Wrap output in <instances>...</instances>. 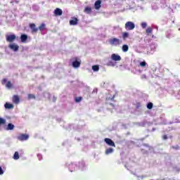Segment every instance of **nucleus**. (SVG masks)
Returning <instances> with one entry per match:
<instances>
[{
    "label": "nucleus",
    "instance_id": "9d476101",
    "mask_svg": "<svg viewBox=\"0 0 180 180\" xmlns=\"http://www.w3.org/2000/svg\"><path fill=\"white\" fill-rule=\"evenodd\" d=\"M54 13L56 16H61V15H63V10H61L60 8H57L55 11H54Z\"/></svg>",
    "mask_w": 180,
    "mask_h": 180
},
{
    "label": "nucleus",
    "instance_id": "4be33fe9",
    "mask_svg": "<svg viewBox=\"0 0 180 180\" xmlns=\"http://www.w3.org/2000/svg\"><path fill=\"white\" fill-rule=\"evenodd\" d=\"M14 128H15L14 124H12L11 123H9L8 124V130H13Z\"/></svg>",
    "mask_w": 180,
    "mask_h": 180
},
{
    "label": "nucleus",
    "instance_id": "aec40b11",
    "mask_svg": "<svg viewBox=\"0 0 180 180\" xmlns=\"http://www.w3.org/2000/svg\"><path fill=\"white\" fill-rule=\"evenodd\" d=\"M92 11V8L91 7H86L84 8L85 13H89Z\"/></svg>",
    "mask_w": 180,
    "mask_h": 180
},
{
    "label": "nucleus",
    "instance_id": "6ab92c4d",
    "mask_svg": "<svg viewBox=\"0 0 180 180\" xmlns=\"http://www.w3.org/2000/svg\"><path fill=\"white\" fill-rule=\"evenodd\" d=\"M107 65H108L109 67H115V65H116V63H115V62L110 60L107 63Z\"/></svg>",
    "mask_w": 180,
    "mask_h": 180
},
{
    "label": "nucleus",
    "instance_id": "a878e982",
    "mask_svg": "<svg viewBox=\"0 0 180 180\" xmlns=\"http://www.w3.org/2000/svg\"><path fill=\"white\" fill-rule=\"evenodd\" d=\"M122 51L126 53V51H129V46H122Z\"/></svg>",
    "mask_w": 180,
    "mask_h": 180
},
{
    "label": "nucleus",
    "instance_id": "ddd939ff",
    "mask_svg": "<svg viewBox=\"0 0 180 180\" xmlns=\"http://www.w3.org/2000/svg\"><path fill=\"white\" fill-rule=\"evenodd\" d=\"M4 108L6 109H13V104H11L9 103H6L4 105Z\"/></svg>",
    "mask_w": 180,
    "mask_h": 180
},
{
    "label": "nucleus",
    "instance_id": "72a5a7b5",
    "mask_svg": "<svg viewBox=\"0 0 180 180\" xmlns=\"http://www.w3.org/2000/svg\"><path fill=\"white\" fill-rule=\"evenodd\" d=\"M172 148H174V150H179V146H172Z\"/></svg>",
    "mask_w": 180,
    "mask_h": 180
},
{
    "label": "nucleus",
    "instance_id": "0eeeda50",
    "mask_svg": "<svg viewBox=\"0 0 180 180\" xmlns=\"http://www.w3.org/2000/svg\"><path fill=\"white\" fill-rule=\"evenodd\" d=\"M110 44H114L117 46L120 44V40L119 39L114 38L110 40Z\"/></svg>",
    "mask_w": 180,
    "mask_h": 180
},
{
    "label": "nucleus",
    "instance_id": "f8f14e48",
    "mask_svg": "<svg viewBox=\"0 0 180 180\" xmlns=\"http://www.w3.org/2000/svg\"><path fill=\"white\" fill-rule=\"evenodd\" d=\"M114 150L112 148H108L105 150V154L106 155H109V154H112V153H113Z\"/></svg>",
    "mask_w": 180,
    "mask_h": 180
},
{
    "label": "nucleus",
    "instance_id": "393cba45",
    "mask_svg": "<svg viewBox=\"0 0 180 180\" xmlns=\"http://www.w3.org/2000/svg\"><path fill=\"white\" fill-rule=\"evenodd\" d=\"M5 123H6V120L2 117H0V126L5 124Z\"/></svg>",
    "mask_w": 180,
    "mask_h": 180
},
{
    "label": "nucleus",
    "instance_id": "423d86ee",
    "mask_svg": "<svg viewBox=\"0 0 180 180\" xmlns=\"http://www.w3.org/2000/svg\"><path fill=\"white\" fill-rule=\"evenodd\" d=\"M6 39L8 41L12 42L15 39H16V35L15 34H6Z\"/></svg>",
    "mask_w": 180,
    "mask_h": 180
},
{
    "label": "nucleus",
    "instance_id": "c85d7f7f",
    "mask_svg": "<svg viewBox=\"0 0 180 180\" xmlns=\"http://www.w3.org/2000/svg\"><path fill=\"white\" fill-rule=\"evenodd\" d=\"M153 103H151V102H150V103H148L147 104V108H148V109H153Z\"/></svg>",
    "mask_w": 180,
    "mask_h": 180
},
{
    "label": "nucleus",
    "instance_id": "cd10ccee",
    "mask_svg": "<svg viewBox=\"0 0 180 180\" xmlns=\"http://www.w3.org/2000/svg\"><path fill=\"white\" fill-rule=\"evenodd\" d=\"M28 99H36V96L34 94H28Z\"/></svg>",
    "mask_w": 180,
    "mask_h": 180
},
{
    "label": "nucleus",
    "instance_id": "c756f323",
    "mask_svg": "<svg viewBox=\"0 0 180 180\" xmlns=\"http://www.w3.org/2000/svg\"><path fill=\"white\" fill-rule=\"evenodd\" d=\"M153 32V28L151 27H148L147 30H146V33L148 34H150V33H151Z\"/></svg>",
    "mask_w": 180,
    "mask_h": 180
},
{
    "label": "nucleus",
    "instance_id": "f704fd0d",
    "mask_svg": "<svg viewBox=\"0 0 180 180\" xmlns=\"http://www.w3.org/2000/svg\"><path fill=\"white\" fill-rule=\"evenodd\" d=\"M0 175H4V169H2L1 167H0Z\"/></svg>",
    "mask_w": 180,
    "mask_h": 180
},
{
    "label": "nucleus",
    "instance_id": "2eb2a0df",
    "mask_svg": "<svg viewBox=\"0 0 180 180\" xmlns=\"http://www.w3.org/2000/svg\"><path fill=\"white\" fill-rule=\"evenodd\" d=\"M20 39H21L22 43H26V40H27V35L26 34L21 35Z\"/></svg>",
    "mask_w": 180,
    "mask_h": 180
},
{
    "label": "nucleus",
    "instance_id": "9b49d317",
    "mask_svg": "<svg viewBox=\"0 0 180 180\" xmlns=\"http://www.w3.org/2000/svg\"><path fill=\"white\" fill-rule=\"evenodd\" d=\"M80 65H81V62L78 60H75L72 62V67H74L75 68H78V67H80Z\"/></svg>",
    "mask_w": 180,
    "mask_h": 180
},
{
    "label": "nucleus",
    "instance_id": "c9c22d12",
    "mask_svg": "<svg viewBox=\"0 0 180 180\" xmlns=\"http://www.w3.org/2000/svg\"><path fill=\"white\" fill-rule=\"evenodd\" d=\"M172 137H173L172 136H169V139H172Z\"/></svg>",
    "mask_w": 180,
    "mask_h": 180
},
{
    "label": "nucleus",
    "instance_id": "f257e3e1",
    "mask_svg": "<svg viewBox=\"0 0 180 180\" xmlns=\"http://www.w3.org/2000/svg\"><path fill=\"white\" fill-rule=\"evenodd\" d=\"M2 85H5L6 88L8 89H12L13 88V84L11 81H8V79L4 78L1 80Z\"/></svg>",
    "mask_w": 180,
    "mask_h": 180
},
{
    "label": "nucleus",
    "instance_id": "f03ea898",
    "mask_svg": "<svg viewBox=\"0 0 180 180\" xmlns=\"http://www.w3.org/2000/svg\"><path fill=\"white\" fill-rule=\"evenodd\" d=\"M136 27L134 22L131 21H128L125 23L126 30H133Z\"/></svg>",
    "mask_w": 180,
    "mask_h": 180
},
{
    "label": "nucleus",
    "instance_id": "b1692460",
    "mask_svg": "<svg viewBox=\"0 0 180 180\" xmlns=\"http://www.w3.org/2000/svg\"><path fill=\"white\" fill-rule=\"evenodd\" d=\"M75 102H76L77 103H78L81 102V101H82V97H81V96L76 97V98H75Z\"/></svg>",
    "mask_w": 180,
    "mask_h": 180
},
{
    "label": "nucleus",
    "instance_id": "2f4dec72",
    "mask_svg": "<svg viewBox=\"0 0 180 180\" xmlns=\"http://www.w3.org/2000/svg\"><path fill=\"white\" fill-rule=\"evenodd\" d=\"M141 27L143 29H146V27H147V22H142L141 23Z\"/></svg>",
    "mask_w": 180,
    "mask_h": 180
},
{
    "label": "nucleus",
    "instance_id": "412c9836",
    "mask_svg": "<svg viewBox=\"0 0 180 180\" xmlns=\"http://www.w3.org/2000/svg\"><path fill=\"white\" fill-rule=\"evenodd\" d=\"M39 30L41 32H43V30H46V25L45 24H41L39 27Z\"/></svg>",
    "mask_w": 180,
    "mask_h": 180
},
{
    "label": "nucleus",
    "instance_id": "f3484780",
    "mask_svg": "<svg viewBox=\"0 0 180 180\" xmlns=\"http://www.w3.org/2000/svg\"><path fill=\"white\" fill-rule=\"evenodd\" d=\"M78 23V19L73 18L72 20L70 21V25H77Z\"/></svg>",
    "mask_w": 180,
    "mask_h": 180
},
{
    "label": "nucleus",
    "instance_id": "1a4fd4ad",
    "mask_svg": "<svg viewBox=\"0 0 180 180\" xmlns=\"http://www.w3.org/2000/svg\"><path fill=\"white\" fill-rule=\"evenodd\" d=\"M101 4H102V1L101 0H98L94 4V8L95 9H101Z\"/></svg>",
    "mask_w": 180,
    "mask_h": 180
},
{
    "label": "nucleus",
    "instance_id": "7c9ffc66",
    "mask_svg": "<svg viewBox=\"0 0 180 180\" xmlns=\"http://www.w3.org/2000/svg\"><path fill=\"white\" fill-rule=\"evenodd\" d=\"M147 65V63L146 61H143L140 63L141 67H146Z\"/></svg>",
    "mask_w": 180,
    "mask_h": 180
},
{
    "label": "nucleus",
    "instance_id": "bb28decb",
    "mask_svg": "<svg viewBox=\"0 0 180 180\" xmlns=\"http://www.w3.org/2000/svg\"><path fill=\"white\" fill-rule=\"evenodd\" d=\"M93 71H99V66L98 65H93L92 66Z\"/></svg>",
    "mask_w": 180,
    "mask_h": 180
},
{
    "label": "nucleus",
    "instance_id": "7ed1b4c3",
    "mask_svg": "<svg viewBox=\"0 0 180 180\" xmlns=\"http://www.w3.org/2000/svg\"><path fill=\"white\" fill-rule=\"evenodd\" d=\"M104 141H105V143H106V144L108 146H110V147H116V145L115 144V142L109 138H105L104 139Z\"/></svg>",
    "mask_w": 180,
    "mask_h": 180
},
{
    "label": "nucleus",
    "instance_id": "20e7f679",
    "mask_svg": "<svg viewBox=\"0 0 180 180\" xmlns=\"http://www.w3.org/2000/svg\"><path fill=\"white\" fill-rule=\"evenodd\" d=\"M111 60L112 61H120L122 60V57L118 54L112 53L111 55Z\"/></svg>",
    "mask_w": 180,
    "mask_h": 180
},
{
    "label": "nucleus",
    "instance_id": "5701e85b",
    "mask_svg": "<svg viewBox=\"0 0 180 180\" xmlns=\"http://www.w3.org/2000/svg\"><path fill=\"white\" fill-rule=\"evenodd\" d=\"M13 160H19V153L15 152L13 155Z\"/></svg>",
    "mask_w": 180,
    "mask_h": 180
},
{
    "label": "nucleus",
    "instance_id": "39448f33",
    "mask_svg": "<svg viewBox=\"0 0 180 180\" xmlns=\"http://www.w3.org/2000/svg\"><path fill=\"white\" fill-rule=\"evenodd\" d=\"M18 140H20V141H25V140H27L29 139V135L22 134L18 136Z\"/></svg>",
    "mask_w": 180,
    "mask_h": 180
},
{
    "label": "nucleus",
    "instance_id": "473e14b6",
    "mask_svg": "<svg viewBox=\"0 0 180 180\" xmlns=\"http://www.w3.org/2000/svg\"><path fill=\"white\" fill-rule=\"evenodd\" d=\"M162 140H168V136H167V134H165L162 136Z\"/></svg>",
    "mask_w": 180,
    "mask_h": 180
},
{
    "label": "nucleus",
    "instance_id": "4468645a",
    "mask_svg": "<svg viewBox=\"0 0 180 180\" xmlns=\"http://www.w3.org/2000/svg\"><path fill=\"white\" fill-rule=\"evenodd\" d=\"M10 50H13V51H18L19 50V46H9Z\"/></svg>",
    "mask_w": 180,
    "mask_h": 180
},
{
    "label": "nucleus",
    "instance_id": "6e6552de",
    "mask_svg": "<svg viewBox=\"0 0 180 180\" xmlns=\"http://www.w3.org/2000/svg\"><path fill=\"white\" fill-rule=\"evenodd\" d=\"M20 102V98H19V96L18 95H14L13 96V103H15V105H18Z\"/></svg>",
    "mask_w": 180,
    "mask_h": 180
},
{
    "label": "nucleus",
    "instance_id": "a211bd4d",
    "mask_svg": "<svg viewBox=\"0 0 180 180\" xmlns=\"http://www.w3.org/2000/svg\"><path fill=\"white\" fill-rule=\"evenodd\" d=\"M129 32H122V39H124V40H126V39L129 38Z\"/></svg>",
    "mask_w": 180,
    "mask_h": 180
},
{
    "label": "nucleus",
    "instance_id": "dca6fc26",
    "mask_svg": "<svg viewBox=\"0 0 180 180\" xmlns=\"http://www.w3.org/2000/svg\"><path fill=\"white\" fill-rule=\"evenodd\" d=\"M30 28L32 29V32H37V28H36V25L34 24H30Z\"/></svg>",
    "mask_w": 180,
    "mask_h": 180
},
{
    "label": "nucleus",
    "instance_id": "e433bc0d",
    "mask_svg": "<svg viewBox=\"0 0 180 180\" xmlns=\"http://www.w3.org/2000/svg\"><path fill=\"white\" fill-rule=\"evenodd\" d=\"M139 106H140V103H138Z\"/></svg>",
    "mask_w": 180,
    "mask_h": 180
}]
</instances>
